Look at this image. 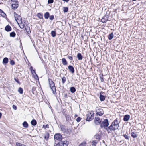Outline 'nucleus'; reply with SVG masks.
Returning a JSON list of instances; mask_svg holds the SVG:
<instances>
[{
	"instance_id": "42",
	"label": "nucleus",
	"mask_w": 146,
	"mask_h": 146,
	"mask_svg": "<svg viewBox=\"0 0 146 146\" xmlns=\"http://www.w3.org/2000/svg\"><path fill=\"white\" fill-rule=\"evenodd\" d=\"M43 128L45 129L46 128H49V126L48 124H47L46 125H44L43 126Z\"/></svg>"
},
{
	"instance_id": "38",
	"label": "nucleus",
	"mask_w": 146,
	"mask_h": 146,
	"mask_svg": "<svg viewBox=\"0 0 146 146\" xmlns=\"http://www.w3.org/2000/svg\"><path fill=\"white\" fill-rule=\"evenodd\" d=\"M86 143L85 142H83L80 143L78 146H86Z\"/></svg>"
},
{
	"instance_id": "17",
	"label": "nucleus",
	"mask_w": 146,
	"mask_h": 146,
	"mask_svg": "<svg viewBox=\"0 0 146 146\" xmlns=\"http://www.w3.org/2000/svg\"><path fill=\"white\" fill-rule=\"evenodd\" d=\"M49 133L47 132H45V133L44 134V138L45 139H46V140H48L49 137Z\"/></svg>"
},
{
	"instance_id": "51",
	"label": "nucleus",
	"mask_w": 146,
	"mask_h": 146,
	"mask_svg": "<svg viewBox=\"0 0 146 146\" xmlns=\"http://www.w3.org/2000/svg\"><path fill=\"white\" fill-rule=\"evenodd\" d=\"M62 0L66 2H68L69 1V0Z\"/></svg>"
},
{
	"instance_id": "3",
	"label": "nucleus",
	"mask_w": 146,
	"mask_h": 146,
	"mask_svg": "<svg viewBox=\"0 0 146 146\" xmlns=\"http://www.w3.org/2000/svg\"><path fill=\"white\" fill-rule=\"evenodd\" d=\"M109 125L108 120L107 119H105L103 121H102L100 124V126L101 127H104L106 129L108 130V128L107 127Z\"/></svg>"
},
{
	"instance_id": "24",
	"label": "nucleus",
	"mask_w": 146,
	"mask_h": 146,
	"mask_svg": "<svg viewBox=\"0 0 146 146\" xmlns=\"http://www.w3.org/2000/svg\"><path fill=\"white\" fill-rule=\"evenodd\" d=\"M8 62V58L5 57L3 60V64H7Z\"/></svg>"
},
{
	"instance_id": "19",
	"label": "nucleus",
	"mask_w": 146,
	"mask_h": 146,
	"mask_svg": "<svg viewBox=\"0 0 146 146\" xmlns=\"http://www.w3.org/2000/svg\"><path fill=\"white\" fill-rule=\"evenodd\" d=\"M5 29L6 31L8 32L11 30V28L10 26L7 25L5 27Z\"/></svg>"
},
{
	"instance_id": "29",
	"label": "nucleus",
	"mask_w": 146,
	"mask_h": 146,
	"mask_svg": "<svg viewBox=\"0 0 146 146\" xmlns=\"http://www.w3.org/2000/svg\"><path fill=\"white\" fill-rule=\"evenodd\" d=\"M62 131L64 132L66 131V130L65 129V126L64 125H62L60 126Z\"/></svg>"
},
{
	"instance_id": "13",
	"label": "nucleus",
	"mask_w": 146,
	"mask_h": 146,
	"mask_svg": "<svg viewBox=\"0 0 146 146\" xmlns=\"http://www.w3.org/2000/svg\"><path fill=\"white\" fill-rule=\"evenodd\" d=\"M130 118V116L129 115H126L124 116L123 120L125 121H128Z\"/></svg>"
},
{
	"instance_id": "45",
	"label": "nucleus",
	"mask_w": 146,
	"mask_h": 146,
	"mask_svg": "<svg viewBox=\"0 0 146 146\" xmlns=\"http://www.w3.org/2000/svg\"><path fill=\"white\" fill-rule=\"evenodd\" d=\"M81 119V118L80 117H79L77 118L76 119V121L78 122L80 121Z\"/></svg>"
},
{
	"instance_id": "46",
	"label": "nucleus",
	"mask_w": 146,
	"mask_h": 146,
	"mask_svg": "<svg viewBox=\"0 0 146 146\" xmlns=\"http://www.w3.org/2000/svg\"><path fill=\"white\" fill-rule=\"evenodd\" d=\"M13 109L14 110H16L17 109V107L16 106L14 105H13L12 106Z\"/></svg>"
},
{
	"instance_id": "44",
	"label": "nucleus",
	"mask_w": 146,
	"mask_h": 146,
	"mask_svg": "<svg viewBox=\"0 0 146 146\" xmlns=\"http://www.w3.org/2000/svg\"><path fill=\"white\" fill-rule=\"evenodd\" d=\"M54 2L53 0H48V4H51L53 3Z\"/></svg>"
},
{
	"instance_id": "21",
	"label": "nucleus",
	"mask_w": 146,
	"mask_h": 146,
	"mask_svg": "<svg viewBox=\"0 0 146 146\" xmlns=\"http://www.w3.org/2000/svg\"><path fill=\"white\" fill-rule=\"evenodd\" d=\"M77 57L78 59L80 60H82L83 58L81 54L80 53H78V54Z\"/></svg>"
},
{
	"instance_id": "35",
	"label": "nucleus",
	"mask_w": 146,
	"mask_h": 146,
	"mask_svg": "<svg viewBox=\"0 0 146 146\" xmlns=\"http://www.w3.org/2000/svg\"><path fill=\"white\" fill-rule=\"evenodd\" d=\"M66 80V78L65 77H63L62 78V83L64 84Z\"/></svg>"
},
{
	"instance_id": "23",
	"label": "nucleus",
	"mask_w": 146,
	"mask_h": 146,
	"mask_svg": "<svg viewBox=\"0 0 146 146\" xmlns=\"http://www.w3.org/2000/svg\"><path fill=\"white\" fill-rule=\"evenodd\" d=\"M113 32H112L108 36V38L109 40H111L113 38Z\"/></svg>"
},
{
	"instance_id": "6",
	"label": "nucleus",
	"mask_w": 146,
	"mask_h": 146,
	"mask_svg": "<svg viewBox=\"0 0 146 146\" xmlns=\"http://www.w3.org/2000/svg\"><path fill=\"white\" fill-rule=\"evenodd\" d=\"M54 138L55 139L60 141L62 139V136L60 133L56 134L54 135Z\"/></svg>"
},
{
	"instance_id": "33",
	"label": "nucleus",
	"mask_w": 146,
	"mask_h": 146,
	"mask_svg": "<svg viewBox=\"0 0 146 146\" xmlns=\"http://www.w3.org/2000/svg\"><path fill=\"white\" fill-rule=\"evenodd\" d=\"M16 35V34L15 32H12L10 33V36L11 37H14Z\"/></svg>"
},
{
	"instance_id": "48",
	"label": "nucleus",
	"mask_w": 146,
	"mask_h": 146,
	"mask_svg": "<svg viewBox=\"0 0 146 146\" xmlns=\"http://www.w3.org/2000/svg\"><path fill=\"white\" fill-rule=\"evenodd\" d=\"M0 13H3L5 16H6V14L1 10L0 9Z\"/></svg>"
},
{
	"instance_id": "26",
	"label": "nucleus",
	"mask_w": 146,
	"mask_h": 146,
	"mask_svg": "<svg viewBox=\"0 0 146 146\" xmlns=\"http://www.w3.org/2000/svg\"><path fill=\"white\" fill-rule=\"evenodd\" d=\"M62 64L64 65H66L67 64V62L66 61V59L64 58H63L62 59Z\"/></svg>"
},
{
	"instance_id": "30",
	"label": "nucleus",
	"mask_w": 146,
	"mask_h": 146,
	"mask_svg": "<svg viewBox=\"0 0 146 146\" xmlns=\"http://www.w3.org/2000/svg\"><path fill=\"white\" fill-rule=\"evenodd\" d=\"M51 36L52 37H54L56 35V32L54 31H51Z\"/></svg>"
},
{
	"instance_id": "49",
	"label": "nucleus",
	"mask_w": 146,
	"mask_h": 146,
	"mask_svg": "<svg viewBox=\"0 0 146 146\" xmlns=\"http://www.w3.org/2000/svg\"><path fill=\"white\" fill-rule=\"evenodd\" d=\"M68 58L70 60H73V57L72 56H68Z\"/></svg>"
},
{
	"instance_id": "20",
	"label": "nucleus",
	"mask_w": 146,
	"mask_h": 146,
	"mask_svg": "<svg viewBox=\"0 0 146 146\" xmlns=\"http://www.w3.org/2000/svg\"><path fill=\"white\" fill-rule=\"evenodd\" d=\"M137 132H132L131 133V137L133 138H136L137 137Z\"/></svg>"
},
{
	"instance_id": "12",
	"label": "nucleus",
	"mask_w": 146,
	"mask_h": 146,
	"mask_svg": "<svg viewBox=\"0 0 146 146\" xmlns=\"http://www.w3.org/2000/svg\"><path fill=\"white\" fill-rule=\"evenodd\" d=\"M108 20V15H105L104 17L102 19L101 21L102 23H106Z\"/></svg>"
},
{
	"instance_id": "5",
	"label": "nucleus",
	"mask_w": 146,
	"mask_h": 146,
	"mask_svg": "<svg viewBox=\"0 0 146 146\" xmlns=\"http://www.w3.org/2000/svg\"><path fill=\"white\" fill-rule=\"evenodd\" d=\"M14 15L15 19L18 24H19V22L21 21L22 20L21 17L19 15L17 14L16 12L14 13Z\"/></svg>"
},
{
	"instance_id": "9",
	"label": "nucleus",
	"mask_w": 146,
	"mask_h": 146,
	"mask_svg": "<svg viewBox=\"0 0 146 146\" xmlns=\"http://www.w3.org/2000/svg\"><path fill=\"white\" fill-rule=\"evenodd\" d=\"M30 70H31V73L33 75L34 74V73L35 74V78L36 80L37 79L38 80V77L37 75L36 74L35 70L33 69L32 67V66H31L30 67Z\"/></svg>"
},
{
	"instance_id": "10",
	"label": "nucleus",
	"mask_w": 146,
	"mask_h": 146,
	"mask_svg": "<svg viewBox=\"0 0 146 146\" xmlns=\"http://www.w3.org/2000/svg\"><path fill=\"white\" fill-rule=\"evenodd\" d=\"M101 121L100 119L98 117H96L94 120V122L96 125H98L101 124Z\"/></svg>"
},
{
	"instance_id": "47",
	"label": "nucleus",
	"mask_w": 146,
	"mask_h": 146,
	"mask_svg": "<svg viewBox=\"0 0 146 146\" xmlns=\"http://www.w3.org/2000/svg\"><path fill=\"white\" fill-rule=\"evenodd\" d=\"M15 80L17 83H19V80L17 78H14Z\"/></svg>"
},
{
	"instance_id": "4",
	"label": "nucleus",
	"mask_w": 146,
	"mask_h": 146,
	"mask_svg": "<svg viewBox=\"0 0 146 146\" xmlns=\"http://www.w3.org/2000/svg\"><path fill=\"white\" fill-rule=\"evenodd\" d=\"M94 113L93 111L88 113L87 115L86 121H90L92 120L94 118Z\"/></svg>"
},
{
	"instance_id": "15",
	"label": "nucleus",
	"mask_w": 146,
	"mask_h": 146,
	"mask_svg": "<svg viewBox=\"0 0 146 146\" xmlns=\"http://www.w3.org/2000/svg\"><path fill=\"white\" fill-rule=\"evenodd\" d=\"M68 69L72 73H73L74 72V70L73 66L71 65H69L68 66Z\"/></svg>"
},
{
	"instance_id": "50",
	"label": "nucleus",
	"mask_w": 146,
	"mask_h": 146,
	"mask_svg": "<svg viewBox=\"0 0 146 146\" xmlns=\"http://www.w3.org/2000/svg\"><path fill=\"white\" fill-rule=\"evenodd\" d=\"M67 145L66 144H62V146H67Z\"/></svg>"
},
{
	"instance_id": "18",
	"label": "nucleus",
	"mask_w": 146,
	"mask_h": 146,
	"mask_svg": "<svg viewBox=\"0 0 146 146\" xmlns=\"http://www.w3.org/2000/svg\"><path fill=\"white\" fill-rule=\"evenodd\" d=\"M101 135V133L96 134L95 135L96 138L97 139H100Z\"/></svg>"
},
{
	"instance_id": "32",
	"label": "nucleus",
	"mask_w": 146,
	"mask_h": 146,
	"mask_svg": "<svg viewBox=\"0 0 146 146\" xmlns=\"http://www.w3.org/2000/svg\"><path fill=\"white\" fill-rule=\"evenodd\" d=\"M63 11L64 12V13H66L68 11V7H63Z\"/></svg>"
},
{
	"instance_id": "37",
	"label": "nucleus",
	"mask_w": 146,
	"mask_h": 146,
	"mask_svg": "<svg viewBox=\"0 0 146 146\" xmlns=\"http://www.w3.org/2000/svg\"><path fill=\"white\" fill-rule=\"evenodd\" d=\"M37 16L40 19H41L42 18V15L40 13H38Z\"/></svg>"
},
{
	"instance_id": "40",
	"label": "nucleus",
	"mask_w": 146,
	"mask_h": 146,
	"mask_svg": "<svg viewBox=\"0 0 146 146\" xmlns=\"http://www.w3.org/2000/svg\"><path fill=\"white\" fill-rule=\"evenodd\" d=\"M92 145L95 146L97 143V142L96 141H94L92 142Z\"/></svg>"
},
{
	"instance_id": "2",
	"label": "nucleus",
	"mask_w": 146,
	"mask_h": 146,
	"mask_svg": "<svg viewBox=\"0 0 146 146\" xmlns=\"http://www.w3.org/2000/svg\"><path fill=\"white\" fill-rule=\"evenodd\" d=\"M50 87L52 91L54 94H56V88L54 82L51 79H48Z\"/></svg>"
},
{
	"instance_id": "25",
	"label": "nucleus",
	"mask_w": 146,
	"mask_h": 146,
	"mask_svg": "<svg viewBox=\"0 0 146 146\" xmlns=\"http://www.w3.org/2000/svg\"><path fill=\"white\" fill-rule=\"evenodd\" d=\"M49 13L48 12H46L44 14V17L46 19H48L49 16Z\"/></svg>"
},
{
	"instance_id": "11",
	"label": "nucleus",
	"mask_w": 146,
	"mask_h": 146,
	"mask_svg": "<svg viewBox=\"0 0 146 146\" xmlns=\"http://www.w3.org/2000/svg\"><path fill=\"white\" fill-rule=\"evenodd\" d=\"M12 8L13 9H16L18 7V2H17L15 3H13L12 4Z\"/></svg>"
},
{
	"instance_id": "36",
	"label": "nucleus",
	"mask_w": 146,
	"mask_h": 146,
	"mask_svg": "<svg viewBox=\"0 0 146 146\" xmlns=\"http://www.w3.org/2000/svg\"><path fill=\"white\" fill-rule=\"evenodd\" d=\"M16 146H26L25 145L19 143L18 142L16 143Z\"/></svg>"
},
{
	"instance_id": "31",
	"label": "nucleus",
	"mask_w": 146,
	"mask_h": 146,
	"mask_svg": "<svg viewBox=\"0 0 146 146\" xmlns=\"http://www.w3.org/2000/svg\"><path fill=\"white\" fill-rule=\"evenodd\" d=\"M100 98L101 101H103L105 99V97L104 96L100 95Z\"/></svg>"
},
{
	"instance_id": "41",
	"label": "nucleus",
	"mask_w": 146,
	"mask_h": 146,
	"mask_svg": "<svg viewBox=\"0 0 146 146\" xmlns=\"http://www.w3.org/2000/svg\"><path fill=\"white\" fill-rule=\"evenodd\" d=\"M123 136L126 139H129V137L127 135H126V134L124 135Z\"/></svg>"
},
{
	"instance_id": "7",
	"label": "nucleus",
	"mask_w": 146,
	"mask_h": 146,
	"mask_svg": "<svg viewBox=\"0 0 146 146\" xmlns=\"http://www.w3.org/2000/svg\"><path fill=\"white\" fill-rule=\"evenodd\" d=\"M26 24H27L25 23V21L24 23H23L22 21V20L21 21L19 22V24H18L20 28L21 29H23L24 27L26 26Z\"/></svg>"
},
{
	"instance_id": "34",
	"label": "nucleus",
	"mask_w": 146,
	"mask_h": 146,
	"mask_svg": "<svg viewBox=\"0 0 146 146\" xmlns=\"http://www.w3.org/2000/svg\"><path fill=\"white\" fill-rule=\"evenodd\" d=\"M23 89L22 88L20 87L19 88L18 91L20 94H22L23 93Z\"/></svg>"
},
{
	"instance_id": "39",
	"label": "nucleus",
	"mask_w": 146,
	"mask_h": 146,
	"mask_svg": "<svg viewBox=\"0 0 146 146\" xmlns=\"http://www.w3.org/2000/svg\"><path fill=\"white\" fill-rule=\"evenodd\" d=\"M10 64L12 65H13L15 64V62L13 60H11L10 61Z\"/></svg>"
},
{
	"instance_id": "8",
	"label": "nucleus",
	"mask_w": 146,
	"mask_h": 146,
	"mask_svg": "<svg viewBox=\"0 0 146 146\" xmlns=\"http://www.w3.org/2000/svg\"><path fill=\"white\" fill-rule=\"evenodd\" d=\"M96 113L97 115L101 116L104 114V112L102 109H98L96 111Z\"/></svg>"
},
{
	"instance_id": "52",
	"label": "nucleus",
	"mask_w": 146,
	"mask_h": 146,
	"mask_svg": "<svg viewBox=\"0 0 146 146\" xmlns=\"http://www.w3.org/2000/svg\"><path fill=\"white\" fill-rule=\"evenodd\" d=\"M132 1H136L137 0H132Z\"/></svg>"
},
{
	"instance_id": "14",
	"label": "nucleus",
	"mask_w": 146,
	"mask_h": 146,
	"mask_svg": "<svg viewBox=\"0 0 146 146\" xmlns=\"http://www.w3.org/2000/svg\"><path fill=\"white\" fill-rule=\"evenodd\" d=\"M25 29L26 31L28 34H29L31 32L30 29V28L27 24H26V26L25 27Z\"/></svg>"
},
{
	"instance_id": "1",
	"label": "nucleus",
	"mask_w": 146,
	"mask_h": 146,
	"mask_svg": "<svg viewBox=\"0 0 146 146\" xmlns=\"http://www.w3.org/2000/svg\"><path fill=\"white\" fill-rule=\"evenodd\" d=\"M120 122L117 119H116L112 122L111 125L108 127V131H109V130L114 131L118 129L119 127V124Z\"/></svg>"
},
{
	"instance_id": "22",
	"label": "nucleus",
	"mask_w": 146,
	"mask_h": 146,
	"mask_svg": "<svg viewBox=\"0 0 146 146\" xmlns=\"http://www.w3.org/2000/svg\"><path fill=\"white\" fill-rule=\"evenodd\" d=\"M31 124L33 126H35L37 124V121L35 119H33L31 122Z\"/></svg>"
},
{
	"instance_id": "16",
	"label": "nucleus",
	"mask_w": 146,
	"mask_h": 146,
	"mask_svg": "<svg viewBox=\"0 0 146 146\" xmlns=\"http://www.w3.org/2000/svg\"><path fill=\"white\" fill-rule=\"evenodd\" d=\"M62 144H66V145L68 144V142L66 141H62L61 142V143H60L59 145V144H57L56 146H62Z\"/></svg>"
},
{
	"instance_id": "43",
	"label": "nucleus",
	"mask_w": 146,
	"mask_h": 146,
	"mask_svg": "<svg viewBox=\"0 0 146 146\" xmlns=\"http://www.w3.org/2000/svg\"><path fill=\"white\" fill-rule=\"evenodd\" d=\"M54 18V16L53 15H51L49 17V19L50 20H52Z\"/></svg>"
},
{
	"instance_id": "28",
	"label": "nucleus",
	"mask_w": 146,
	"mask_h": 146,
	"mask_svg": "<svg viewBox=\"0 0 146 146\" xmlns=\"http://www.w3.org/2000/svg\"><path fill=\"white\" fill-rule=\"evenodd\" d=\"M23 125L24 127L25 128H27L28 126V125L27 122L26 121H24L23 123Z\"/></svg>"
},
{
	"instance_id": "27",
	"label": "nucleus",
	"mask_w": 146,
	"mask_h": 146,
	"mask_svg": "<svg viewBox=\"0 0 146 146\" xmlns=\"http://www.w3.org/2000/svg\"><path fill=\"white\" fill-rule=\"evenodd\" d=\"M70 90L72 93H74L75 92L76 90L75 87H72L70 88Z\"/></svg>"
}]
</instances>
